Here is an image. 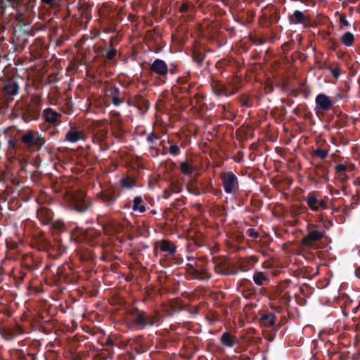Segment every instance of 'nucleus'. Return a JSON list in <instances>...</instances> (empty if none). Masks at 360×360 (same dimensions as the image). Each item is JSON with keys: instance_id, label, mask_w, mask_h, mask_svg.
I'll use <instances>...</instances> for the list:
<instances>
[{"instance_id": "f257e3e1", "label": "nucleus", "mask_w": 360, "mask_h": 360, "mask_svg": "<svg viewBox=\"0 0 360 360\" xmlns=\"http://www.w3.org/2000/svg\"><path fill=\"white\" fill-rule=\"evenodd\" d=\"M160 318L161 315L158 311L148 314L138 307H132L127 310L124 320L129 330L139 331L153 327L158 323Z\"/></svg>"}, {"instance_id": "f03ea898", "label": "nucleus", "mask_w": 360, "mask_h": 360, "mask_svg": "<svg viewBox=\"0 0 360 360\" xmlns=\"http://www.w3.org/2000/svg\"><path fill=\"white\" fill-rule=\"evenodd\" d=\"M192 262L186 265V271L187 274L192 277L193 279L208 281L212 276L208 271V262L205 258H198L197 259H191Z\"/></svg>"}, {"instance_id": "7ed1b4c3", "label": "nucleus", "mask_w": 360, "mask_h": 360, "mask_svg": "<svg viewBox=\"0 0 360 360\" xmlns=\"http://www.w3.org/2000/svg\"><path fill=\"white\" fill-rule=\"evenodd\" d=\"M307 233L302 238L301 243L304 247H311L316 242L321 240L324 235L325 230L319 224H307Z\"/></svg>"}, {"instance_id": "20e7f679", "label": "nucleus", "mask_w": 360, "mask_h": 360, "mask_svg": "<svg viewBox=\"0 0 360 360\" xmlns=\"http://www.w3.org/2000/svg\"><path fill=\"white\" fill-rule=\"evenodd\" d=\"M214 271L217 274L222 276H235L239 269L226 257H214Z\"/></svg>"}, {"instance_id": "39448f33", "label": "nucleus", "mask_w": 360, "mask_h": 360, "mask_svg": "<svg viewBox=\"0 0 360 360\" xmlns=\"http://www.w3.org/2000/svg\"><path fill=\"white\" fill-rule=\"evenodd\" d=\"M220 179L226 193L233 195L238 193L240 189L239 179L233 172H221Z\"/></svg>"}, {"instance_id": "423d86ee", "label": "nucleus", "mask_w": 360, "mask_h": 360, "mask_svg": "<svg viewBox=\"0 0 360 360\" xmlns=\"http://www.w3.org/2000/svg\"><path fill=\"white\" fill-rule=\"evenodd\" d=\"M21 142L27 148L39 150L45 144L46 139L38 131L28 130L21 136Z\"/></svg>"}, {"instance_id": "0eeeda50", "label": "nucleus", "mask_w": 360, "mask_h": 360, "mask_svg": "<svg viewBox=\"0 0 360 360\" xmlns=\"http://www.w3.org/2000/svg\"><path fill=\"white\" fill-rule=\"evenodd\" d=\"M68 206L78 213H84L92 207V202L82 193H75L69 196Z\"/></svg>"}, {"instance_id": "6e6552de", "label": "nucleus", "mask_w": 360, "mask_h": 360, "mask_svg": "<svg viewBox=\"0 0 360 360\" xmlns=\"http://www.w3.org/2000/svg\"><path fill=\"white\" fill-rule=\"evenodd\" d=\"M210 86L213 94L218 96H231L236 94L240 89L239 86H237L232 83H229V85L228 86L214 77L211 78Z\"/></svg>"}, {"instance_id": "1a4fd4ad", "label": "nucleus", "mask_w": 360, "mask_h": 360, "mask_svg": "<svg viewBox=\"0 0 360 360\" xmlns=\"http://www.w3.org/2000/svg\"><path fill=\"white\" fill-rule=\"evenodd\" d=\"M120 193L117 188L112 186L103 188L99 193H97L96 197L105 204L106 207L113 205Z\"/></svg>"}, {"instance_id": "9d476101", "label": "nucleus", "mask_w": 360, "mask_h": 360, "mask_svg": "<svg viewBox=\"0 0 360 360\" xmlns=\"http://www.w3.org/2000/svg\"><path fill=\"white\" fill-rule=\"evenodd\" d=\"M148 70L150 75H155L160 79H166L169 73V67L165 60L156 58L150 65Z\"/></svg>"}, {"instance_id": "9b49d317", "label": "nucleus", "mask_w": 360, "mask_h": 360, "mask_svg": "<svg viewBox=\"0 0 360 360\" xmlns=\"http://www.w3.org/2000/svg\"><path fill=\"white\" fill-rule=\"evenodd\" d=\"M333 105V102L330 97L323 94H319L315 98V111L317 115H323L330 110Z\"/></svg>"}, {"instance_id": "f8f14e48", "label": "nucleus", "mask_w": 360, "mask_h": 360, "mask_svg": "<svg viewBox=\"0 0 360 360\" xmlns=\"http://www.w3.org/2000/svg\"><path fill=\"white\" fill-rule=\"evenodd\" d=\"M288 19L290 24L302 25L303 28L310 27V18L307 11H301L300 10H295L292 13H288Z\"/></svg>"}, {"instance_id": "ddd939ff", "label": "nucleus", "mask_w": 360, "mask_h": 360, "mask_svg": "<svg viewBox=\"0 0 360 360\" xmlns=\"http://www.w3.org/2000/svg\"><path fill=\"white\" fill-rule=\"evenodd\" d=\"M304 200L309 207L313 211L318 212L321 209L326 210L328 208L326 202L322 199H318L315 192H310L307 196L304 198Z\"/></svg>"}, {"instance_id": "4468645a", "label": "nucleus", "mask_w": 360, "mask_h": 360, "mask_svg": "<svg viewBox=\"0 0 360 360\" xmlns=\"http://www.w3.org/2000/svg\"><path fill=\"white\" fill-rule=\"evenodd\" d=\"M108 92V96L115 106L122 104L124 102L125 95L127 94L126 91H120V88L116 86L110 87Z\"/></svg>"}, {"instance_id": "2eb2a0df", "label": "nucleus", "mask_w": 360, "mask_h": 360, "mask_svg": "<svg viewBox=\"0 0 360 360\" xmlns=\"http://www.w3.org/2000/svg\"><path fill=\"white\" fill-rule=\"evenodd\" d=\"M40 115V108L38 105H29L24 110L22 117L25 122L37 120Z\"/></svg>"}, {"instance_id": "dca6fc26", "label": "nucleus", "mask_w": 360, "mask_h": 360, "mask_svg": "<svg viewBox=\"0 0 360 360\" xmlns=\"http://www.w3.org/2000/svg\"><path fill=\"white\" fill-rule=\"evenodd\" d=\"M42 116L46 122L53 125L61 122L62 115L51 108L44 109L42 112Z\"/></svg>"}, {"instance_id": "f3484780", "label": "nucleus", "mask_w": 360, "mask_h": 360, "mask_svg": "<svg viewBox=\"0 0 360 360\" xmlns=\"http://www.w3.org/2000/svg\"><path fill=\"white\" fill-rule=\"evenodd\" d=\"M84 139V135L82 130L76 126H71L70 129L66 132L64 141L76 143L80 140Z\"/></svg>"}, {"instance_id": "a211bd4d", "label": "nucleus", "mask_w": 360, "mask_h": 360, "mask_svg": "<svg viewBox=\"0 0 360 360\" xmlns=\"http://www.w3.org/2000/svg\"><path fill=\"white\" fill-rule=\"evenodd\" d=\"M37 217L41 224L48 225L52 222L53 212L49 208L41 207L37 210Z\"/></svg>"}, {"instance_id": "6ab92c4d", "label": "nucleus", "mask_w": 360, "mask_h": 360, "mask_svg": "<svg viewBox=\"0 0 360 360\" xmlns=\"http://www.w3.org/2000/svg\"><path fill=\"white\" fill-rule=\"evenodd\" d=\"M159 248L161 252H165V256L169 258H173L176 252V246L169 240H162Z\"/></svg>"}, {"instance_id": "aec40b11", "label": "nucleus", "mask_w": 360, "mask_h": 360, "mask_svg": "<svg viewBox=\"0 0 360 360\" xmlns=\"http://www.w3.org/2000/svg\"><path fill=\"white\" fill-rule=\"evenodd\" d=\"M276 316L271 312L263 314L259 318V323L262 326L266 328H274L275 330H278V325L276 323ZM278 326H281L278 324Z\"/></svg>"}, {"instance_id": "412c9836", "label": "nucleus", "mask_w": 360, "mask_h": 360, "mask_svg": "<svg viewBox=\"0 0 360 360\" xmlns=\"http://www.w3.org/2000/svg\"><path fill=\"white\" fill-rule=\"evenodd\" d=\"M112 41L113 37H111L109 46L103 47L100 52L101 56L108 61H113L117 53V51L113 48Z\"/></svg>"}, {"instance_id": "4be33fe9", "label": "nucleus", "mask_w": 360, "mask_h": 360, "mask_svg": "<svg viewBox=\"0 0 360 360\" xmlns=\"http://www.w3.org/2000/svg\"><path fill=\"white\" fill-rule=\"evenodd\" d=\"M135 99L136 103H134V107L139 110L141 115L146 114L150 107L149 101L140 94L135 95Z\"/></svg>"}, {"instance_id": "5701e85b", "label": "nucleus", "mask_w": 360, "mask_h": 360, "mask_svg": "<svg viewBox=\"0 0 360 360\" xmlns=\"http://www.w3.org/2000/svg\"><path fill=\"white\" fill-rule=\"evenodd\" d=\"M34 245L38 250L47 252L49 256L52 255L51 252L54 251V247L51 245L50 241L44 237H41L36 240Z\"/></svg>"}, {"instance_id": "b1692460", "label": "nucleus", "mask_w": 360, "mask_h": 360, "mask_svg": "<svg viewBox=\"0 0 360 360\" xmlns=\"http://www.w3.org/2000/svg\"><path fill=\"white\" fill-rule=\"evenodd\" d=\"M179 11L186 15H191L195 11V5L194 0H184L179 6Z\"/></svg>"}, {"instance_id": "393cba45", "label": "nucleus", "mask_w": 360, "mask_h": 360, "mask_svg": "<svg viewBox=\"0 0 360 360\" xmlns=\"http://www.w3.org/2000/svg\"><path fill=\"white\" fill-rule=\"evenodd\" d=\"M103 229L107 233L116 234L122 231L123 226L120 222L112 220L104 225Z\"/></svg>"}, {"instance_id": "a878e982", "label": "nucleus", "mask_w": 360, "mask_h": 360, "mask_svg": "<svg viewBox=\"0 0 360 360\" xmlns=\"http://www.w3.org/2000/svg\"><path fill=\"white\" fill-rule=\"evenodd\" d=\"M221 343L227 347H233L238 342L236 336L231 335L229 332H224L220 337Z\"/></svg>"}, {"instance_id": "bb28decb", "label": "nucleus", "mask_w": 360, "mask_h": 360, "mask_svg": "<svg viewBox=\"0 0 360 360\" xmlns=\"http://www.w3.org/2000/svg\"><path fill=\"white\" fill-rule=\"evenodd\" d=\"M112 131L116 139H122L124 136L123 123L122 120H115L112 122Z\"/></svg>"}, {"instance_id": "cd10ccee", "label": "nucleus", "mask_w": 360, "mask_h": 360, "mask_svg": "<svg viewBox=\"0 0 360 360\" xmlns=\"http://www.w3.org/2000/svg\"><path fill=\"white\" fill-rule=\"evenodd\" d=\"M82 23H87L91 19V8L89 5H83L79 9Z\"/></svg>"}, {"instance_id": "c85d7f7f", "label": "nucleus", "mask_w": 360, "mask_h": 360, "mask_svg": "<svg viewBox=\"0 0 360 360\" xmlns=\"http://www.w3.org/2000/svg\"><path fill=\"white\" fill-rule=\"evenodd\" d=\"M23 333V329L20 325H16L14 328L6 330L4 337L6 340H12Z\"/></svg>"}, {"instance_id": "c756f323", "label": "nucleus", "mask_w": 360, "mask_h": 360, "mask_svg": "<svg viewBox=\"0 0 360 360\" xmlns=\"http://www.w3.org/2000/svg\"><path fill=\"white\" fill-rule=\"evenodd\" d=\"M315 174L321 179H326L328 177L329 170L327 166L322 163L314 165Z\"/></svg>"}, {"instance_id": "7c9ffc66", "label": "nucleus", "mask_w": 360, "mask_h": 360, "mask_svg": "<svg viewBox=\"0 0 360 360\" xmlns=\"http://www.w3.org/2000/svg\"><path fill=\"white\" fill-rule=\"evenodd\" d=\"M136 180L130 176H123L120 180V185L124 189H131L136 186Z\"/></svg>"}, {"instance_id": "2f4dec72", "label": "nucleus", "mask_w": 360, "mask_h": 360, "mask_svg": "<svg viewBox=\"0 0 360 360\" xmlns=\"http://www.w3.org/2000/svg\"><path fill=\"white\" fill-rule=\"evenodd\" d=\"M205 58V53L200 49H195L193 51L192 59L199 66H201Z\"/></svg>"}, {"instance_id": "473e14b6", "label": "nucleus", "mask_w": 360, "mask_h": 360, "mask_svg": "<svg viewBox=\"0 0 360 360\" xmlns=\"http://www.w3.org/2000/svg\"><path fill=\"white\" fill-rule=\"evenodd\" d=\"M132 210L134 212L143 213L146 212V206L143 204V198L141 196H136L133 200Z\"/></svg>"}, {"instance_id": "72a5a7b5", "label": "nucleus", "mask_w": 360, "mask_h": 360, "mask_svg": "<svg viewBox=\"0 0 360 360\" xmlns=\"http://www.w3.org/2000/svg\"><path fill=\"white\" fill-rule=\"evenodd\" d=\"M100 233H97L94 231H91L86 233V238L88 240V243L89 245L95 246L98 245L101 243V241L99 238Z\"/></svg>"}, {"instance_id": "f704fd0d", "label": "nucleus", "mask_w": 360, "mask_h": 360, "mask_svg": "<svg viewBox=\"0 0 360 360\" xmlns=\"http://www.w3.org/2000/svg\"><path fill=\"white\" fill-rule=\"evenodd\" d=\"M40 266V262H37L33 257H27L25 259L24 266L26 269L33 271Z\"/></svg>"}, {"instance_id": "c9c22d12", "label": "nucleus", "mask_w": 360, "mask_h": 360, "mask_svg": "<svg viewBox=\"0 0 360 360\" xmlns=\"http://www.w3.org/2000/svg\"><path fill=\"white\" fill-rule=\"evenodd\" d=\"M342 43L347 46L351 47L355 41L354 35L350 32H346L341 36Z\"/></svg>"}, {"instance_id": "e433bc0d", "label": "nucleus", "mask_w": 360, "mask_h": 360, "mask_svg": "<svg viewBox=\"0 0 360 360\" xmlns=\"http://www.w3.org/2000/svg\"><path fill=\"white\" fill-rule=\"evenodd\" d=\"M355 165L352 163H340L335 167V171L336 173H344L347 171H354L355 169Z\"/></svg>"}, {"instance_id": "4c0bfd02", "label": "nucleus", "mask_w": 360, "mask_h": 360, "mask_svg": "<svg viewBox=\"0 0 360 360\" xmlns=\"http://www.w3.org/2000/svg\"><path fill=\"white\" fill-rule=\"evenodd\" d=\"M160 139V136L152 131L149 134L146 138V141L148 143H150V149L154 150L156 151L157 154L159 153V149L157 148L155 145V141Z\"/></svg>"}, {"instance_id": "58836bf2", "label": "nucleus", "mask_w": 360, "mask_h": 360, "mask_svg": "<svg viewBox=\"0 0 360 360\" xmlns=\"http://www.w3.org/2000/svg\"><path fill=\"white\" fill-rule=\"evenodd\" d=\"M5 91L8 95L15 96L18 93L19 86L15 82H11L5 85Z\"/></svg>"}, {"instance_id": "ea45409f", "label": "nucleus", "mask_w": 360, "mask_h": 360, "mask_svg": "<svg viewBox=\"0 0 360 360\" xmlns=\"http://www.w3.org/2000/svg\"><path fill=\"white\" fill-rule=\"evenodd\" d=\"M196 87V83L195 82H191L188 84L181 86V89H179V92L183 94H187V95H191L193 93H194V90Z\"/></svg>"}, {"instance_id": "a19ab883", "label": "nucleus", "mask_w": 360, "mask_h": 360, "mask_svg": "<svg viewBox=\"0 0 360 360\" xmlns=\"http://www.w3.org/2000/svg\"><path fill=\"white\" fill-rule=\"evenodd\" d=\"M311 155L314 158H319L322 160H324L328 155V150L321 148H317L316 150L311 152Z\"/></svg>"}, {"instance_id": "79ce46f5", "label": "nucleus", "mask_w": 360, "mask_h": 360, "mask_svg": "<svg viewBox=\"0 0 360 360\" xmlns=\"http://www.w3.org/2000/svg\"><path fill=\"white\" fill-rule=\"evenodd\" d=\"M253 281L257 285H263V282L267 281V277L262 271H256L253 275Z\"/></svg>"}, {"instance_id": "37998d69", "label": "nucleus", "mask_w": 360, "mask_h": 360, "mask_svg": "<svg viewBox=\"0 0 360 360\" xmlns=\"http://www.w3.org/2000/svg\"><path fill=\"white\" fill-rule=\"evenodd\" d=\"M180 170L184 174L188 176L193 172L194 167L187 162H183L180 165Z\"/></svg>"}, {"instance_id": "c03bdc74", "label": "nucleus", "mask_w": 360, "mask_h": 360, "mask_svg": "<svg viewBox=\"0 0 360 360\" xmlns=\"http://www.w3.org/2000/svg\"><path fill=\"white\" fill-rule=\"evenodd\" d=\"M191 82H189V78L188 76H182V77H179L177 79H176V84L173 86V90L176 89H181V86H184L186 84H188V83H190Z\"/></svg>"}, {"instance_id": "a18cd8bd", "label": "nucleus", "mask_w": 360, "mask_h": 360, "mask_svg": "<svg viewBox=\"0 0 360 360\" xmlns=\"http://www.w3.org/2000/svg\"><path fill=\"white\" fill-rule=\"evenodd\" d=\"M230 63L231 61L229 60L222 58L216 63L215 67L219 71L222 72L224 70H225L226 67L230 65Z\"/></svg>"}, {"instance_id": "49530a36", "label": "nucleus", "mask_w": 360, "mask_h": 360, "mask_svg": "<svg viewBox=\"0 0 360 360\" xmlns=\"http://www.w3.org/2000/svg\"><path fill=\"white\" fill-rule=\"evenodd\" d=\"M172 140L168 139V143L170 144L169 153L174 156H178L181 153L180 148L176 144H172Z\"/></svg>"}, {"instance_id": "de8ad7c7", "label": "nucleus", "mask_w": 360, "mask_h": 360, "mask_svg": "<svg viewBox=\"0 0 360 360\" xmlns=\"http://www.w3.org/2000/svg\"><path fill=\"white\" fill-rule=\"evenodd\" d=\"M238 101L240 103L241 105L250 108L252 107V103L250 98L245 94H243L238 97Z\"/></svg>"}, {"instance_id": "09e8293b", "label": "nucleus", "mask_w": 360, "mask_h": 360, "mask_svg": "<svg viewBox=\"0 0 360 360\" xmlns=\"http://www.w3.org/2000/svg\"><path fill=\"white\" fill-rule=\"evenodd\" d=\"M328 70L333 77L338 79L340 75V66L335 64V66H330Z\"/></svg>"}, {"instance_id": "8fccbe9b", "label": "nucleus", "mask_w": 360, "mask_h": 360, "mask_svg": "<svg viewBox=\"0 0 360 360\" xmlns=\"http://www.w3.org/2000/svg\"><path fill=\"white\" fill-rule=\"evenodd\" d=\"M41 2L51 7L58 6L62 0H41Z\"/></svg>"}, {"instance_id": "3c124183", "label": "nucleus", "mask_w": 360, "mask_h": 360, "mask_svg": "<svg viewBox=\"0 0 360 360\" xmlns=\"http://www.w3.org/2000/svg\"><path fill=\"white\" fill-rule=\"evenodd\" d=\"M125 97H127V100L126 101L127 105L128 106H134V103H136L135 95L131 96L127 93V94L125 95Z\"/></svg>"}, {"instance_id": "603ef678", "label": "nucleus", "mask_w": 360, "mask_h": 360, "mask_svg": "<svg viewBox=\"0 0 360 360\" xmlns=\"http://www.w3.org/2000/svg\"><path fill=\"white\" fill-rule=\"evenodd\" d=\"M291 299V296L288 292H284L281 295V300L283 304H288Z\"/></svg>"}, {"instance_id": "864d4df0", "label": "nucleus", "mask_w": 360, "mask_h": 360, "mask_svg": "<svg viewBox=\"0 0 360 360\" xmlns=\"http://www.w3.org/2000/svg\"><path fill=\"white\" fill-rule=\"evenodd\" d=\"M247 234L249 237L255 238V239H256L259 237L258 232L255 229H252V228L249 229L247 231Z\"/></svg>"}, {"instance_id": "5fc2aeb1", "label": "nucleus", "mask_w": 360, "mask_h": 360, "mask_svg": "<svg viewBox=\"0 0 360 360\" xmlns=\"http://www.w3.org/2000/svg\"><path fill=\"white\" fill-rule=\"evenodd\" d=\"M280 15L277 12L272 13L269 19L270 23H277L279 20Z\"/></svg>"}, {"instance_id": "6e6d98bb", "label": "nucleus", "mask_w": 360, "mask_h": 360, "mask_svg": "<svg viewBox=\"0 0 360 360\" xmlns=\"http://www.w3.org/2000/svg\"><path fill=\"white\" fill-rule=\"evenodd\" d=\"M51 224H52L53 228H54L55 229H58V230L62 229L65 226L64 223L60 221H52V222Z\"/></svg>"}, {"instance_id": "4d7b16f0", "label": "nucleus", "mask_w": 360, "mask_h": 360, "mask_svg": "<svg viewBox=\"0 0 360 360\" xmlns=\"http://www.w3.org/2000/svg\"><path fill=\"white\" fill-rule=\"evenodd\" d=\"M340 22L342 24L340 28H342L343 26L348 27L349 25V23L348 20L346 19L345 15H340Z\"/></svg>"}, {"instance_id": "13d9d810", "label": "nucleus", "mask_w": 360, "mask_h": 360, "mask_svg": "<svg viewBox=\"0 0 360 360\" xmlns=\"http://www.w3.org/2000/svg\"><path fill=\"white\" fill-rule=\"evenodd\" d=\"M179 72V67L174 64H172L169 68V73L171 75H176Z\"/></svg>"}, {"instance_id": "bf43d9fd", "label": "nucleus", "mask_w": 360, "mask_h": 360, "mask_svg": "<svg viewBox=\"0 0 360 360\" xmlns=\"http://www.w3.org/2000/svg\"><path fill=\"white\" fill-rule=\"evenodd\" d=\"M8 143L9 148L11 149H15L17 148V141L13 139H9Z\"/></svg>"}, {"instance_id": "052dcab7", "label": "nucleus", "mask_w": 360, "mask_h": 360, "mask_svg": "<svg viewBox=\"0 0 360 360\" xmlns=\"http://www.w3.org/2000/svg\"><path fill=\"white\" fill-rule=\"evenodd\" d=\"M338 174H339L338 179L342 182H346L349 179L348 175H347L345 172L344 173H338Z\"/></svg>"}, {"instance_id": "680f3d73", "label": "nucleus", "mask_w": 360, "mask_h": 360, "mask_svg": "<svg viewBox=\"0 0 360 360\" xmlns=\"http://www.w3.org/2000/svg\"><path fill=\"white\" fill-rule=\"evenodd\" d=\"M235 239L238 243H240L244 240V236L243 233H240L236 236Z\"/></svg>"}, {"instance_id": "e2e57ef3", "label": "nucleus", "mask_w": 360, "mask_h": 360, "mask_svg": "<svg viewBox=\"0 0 360 360\" xmlns=\"http://www.w3.org/2000/svg\"><path fill=\"white\" fill-rule=\"evenodd\" d=\"M172 193V191L171 190H169V189H165L164 191V195L163 197L165 198V199H167L170 197L171 195V193Z\"/></svg>"}, {"instance_id": "0e129e2a", "label": "nucleus", "mask_w": 360, "mask_h": 360, "mask_svg": "<svg viewBox=\"0 0 360 360\" xmlns=\"http://www.w3.org/2000/svg\"><path fill=\"white\" fill-rule=\"evenodd\" d=\"M184 202L183 200L181 199H176L173 203H172V205L174 207H177V206H179L181 205V204H184Z\"/></svg>"}, {"instance_id": "69168bd1", "label": "nucleus", "mask_w": 360, "mask_h": 360, "mask_svg": "<svg viewBox=\"0 0 360 360\" xmlns=\"http://www.w3.org/2000/svg\"><path fill=\"white\" fill-rule=\"evenodd\" d=\"M330 41L331 43V49L335 51L339 46L338 44L335 40L330 39Z\"/></svg>"}, {"instance_id": "338daca9", "label": "nucleus", "mask_w": 360, "mask_h": 360, "mask_svg": "<svg viewBox=\"0 0 360 360\" xmlns=\"http://www.w3.org/2000/svg\"><path fill=\"white\" fill-rule=\"evenodd\" d=\"M194 98H195L198 101H200V99H203V96L198 92H195L194 90Z\"/></svg>"}, {"instance_id": "774afa93", "label": "nucleus", "mask_w": 360, "mask_h": 360, "mask_svg": "<svg viewBox=\"0 0 360 360\" xmlns=\"http://www.w3.org/2000/svg\"><path fill=\"white\" fill-rule=\"evenodd\" d=\"M105 345L108 347H112L114 345V342L111 338H108Z\"/></svg>"}]
</instances>
